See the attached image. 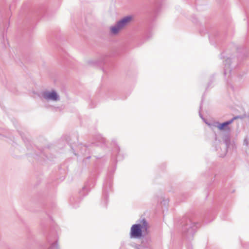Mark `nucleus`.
<instances>
[{
  "label": "nucleus",
  "instance_id": "nucleus-5",
  "mask_svg": "<svg viewBox=\"0 0 249 249\" xmlns=\"http://www.w3.org/2000/svg\"><path fill=\"white\" fill-rule=\"evenodd\" d=\"M196 227L195 225V224H193V225L189 228H186L187 231L186 234L187 236H189L190 235H193L194 233L196 231Z\"/></svg>",
  "mask_w": 249,
  "mask_h": 249
},
{
  "label": "nucleus",
  "instance_id": "nucleus-2",
  "mask_svg": "<svg viewBox=\"0 0 249 249\" xmlns=\"http://www.w3.org/2000/svg\"><path fill=\"white\" fill-rule=\"evenodd\" d=\"M132 18V16H126L117 22L115 25L110 27L111 33L114 35L118 34L121 30L130 22Z\"/></svg>",
  "mask_w": 249,
  "mask_h": 249
},
{
  "label": "nucleus",
  "instance_id": "nucleus-3",
  "mask_svg": "<svg viewBox=\"0 0 249 249\" xmlns=\"http://www.w3.org/2000/svg\"><path fill=\"white\" fill-rule=\"evenodd\" d=\"M43 97L48 101H58L60 100L59 96L57 92L54 90L46 91L42 93Z\"/></svg>",
  "mask_w": 249,
  "mask_h": 249
},
{
  "label": "nucleus",
  "instance_id": "nucleus-6",
  "mask_svg": "<svg viewBox=\"0 0 249 249\" xmlns=\"http://www.w3.org/2000/svg\"><path fill=\"white\" fill-rule=\"evenodd\" d=\"M49 249H58V244L57 242L52 244Z\"/></svg>",
  "mask_w": 249,
  "mask_h": 249
},
{
  "label": "nucleus",
  "instance_id": "nucleus-4",
  "mask_svg": "<svg viewBox=\"0 0 249 249\" xmlns=\"http://www.w3.org/2000/svg\"><path fill=\"white\" fill-rule=\"evenodd\" d=\"M239 118V116H236L233 117L231 120L226 121L223 123H217L216 127L220 130H223L226 132H230L231 130V128L229 126V125L232 124L234 120H236Z\"/></svg>",
  "mask_w": 249,
  "mask_h": 249
},
{
  "label": "nucleus",
  "instance_id": "nucleus-7",
  "mask_svg": "<svg viewBox=\"0 0 249 249\" xmlns=\"http://www.w3.org/2000/svg\"><path fill=\"white\" fill-rule=\"evenodd\" d=\"M248 140L247 139H245L244 141V145H248Z\"/></svg>",
  "mask_w": 249,
  "mask_h": 249
},
{
  "label": "nucleus",
  "instance_id": "nucleus-1",
  "mask_svg": "<svg viewBox=\"0 0 249 249\" xmlns=\"http://www.w3.org/2000/svg\"><path fill=\"white\" fill-rule=\"evenodd\" d=\"M147 229V223L143 220L142 224H135L131 227L130 236L133 238H140L142 236V231L146 233Z\"/></svg>",
  "mask_w": 249,
  "mask_h": 249
}]
</instances>
